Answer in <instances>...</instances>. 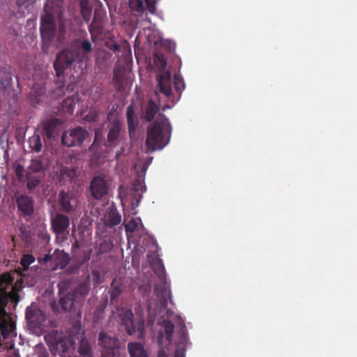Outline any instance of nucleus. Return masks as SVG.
Listing matches in <instances>:
<instances>
[{
	"instance_id": "obj_16",
	"label": "nucleus",
	"mask_w": 357,
	"mask_h": 357,
	"mask_svg": "<svg viewBox=\"0 0 357 357\" xmlns=\"http://www.w3.org/2000/svg\"><path fill=\"white\" fill-rule=\"evenodd\" d=\"M61 210L66 213L73 212L77 206L76 201L68 193L61 191L59 195Z\"/></svg>"
},
{
	"instance_id": "obj_11",
	"label": "nucleus",
	"mask_w": 357,
	"mask_h": 357,
	"mask_svg": "<svg viewBox=\"0 0 357 357\" xmlns=\"http://www.w3.org/2000/svg\"><path fill=\"white\" fill-rule=\"evenodd\" d=\"M158 89L160 93L165 95L171 102H174V94L172 91V75L169 71L163 72L157 77Z\"/></svg>"
},
{
	"instance_id": "obj_39",
	"label": "nucleus",
	"mask_w": 357,
	"mask_h": 357,
	"mask_svg": "<svg viewBox=\"0 0 357 357\" xmlns=\"http://www.w3.org/2000/svg\"><path fill=\"white\" fill-rule=\"evenodd\" d=\"M34 261L35 257L32 255L25 254L22 255L20 260V264L24 270H28L29 266Z\"/></svg>"
},
{
	"instance_id": "obj_38",
	"label": "nucleus",
	"mask_w": 357,
	"mask_h": 357,
	"mask_svg": "<svg viewBox=\"0 0 357 357\" xmlns=\"http://www.w3.org/2000/svg\"><path fill=\"white\" fill-rule=\"evenodd\" d=\"M174 86L175 91L178 94V98H180L181 92L185 88V84L183 79L178 75H175L174 77Z\"/></svg>"
},
{
	"instance_id": "obj_21",
	"label": "nucleus",
	"mask_w": 357,
	"mask_h": 357,
	"mask_svg": "<svg viewBox=\"0 0 357 357\" xmlns=\"http://www.w3.org/2000/svg\"><path fill=\"white\" fill-rule=\"evenodd\" d=\"M128 349L130 357H148L147 352L142 344L139 342H130Z\"/></svg>"
},
{
	"instance_id": "obj_18",
	"label": "nucleus",
	"mask_w": 357,
	"mask_h": 357,
	"mask_svg": "<svg viewBox=\"0 0 357 357\" xmlns=\"http://www.w3.org/2000/svg\"><path fill=\"white\" fill-rule=\"evenodd\" d=\"M89 31L93 41H96L98 36L103 33V24L100 19L95 15L91 23L89 26Z\"/></svg>"
},
{
	"instance_id": "obj_46",
	"label": "nucleus",
	"mask_w": 357,
	"mask_h": 357,
	"mask_svg": "<svg viewBox=\"0 0 357 357\" xmlns=\"http://www.w3.org/2000/svg\"><path fill=\"white\" fill-rule=\"evenodd\" d=\"M138 227V223L134 219H132L126 225V230L127 231L133 232Z\"/></svg>"
},
{
	"instance_id": "obj_2",
	"label": "nucleus",
	"mask_w": 357,
	"mask_h": 357,
	"mask_svg": "<svg viewBox=\"0 0 357 357\" xmlns=\"http://www.w3.org/2000/svg\"><path fill=\"white\" fill-rule=\"evenodd\" d=\"M172 127L169 120L163 114H159L147 128L146 145L151 151L161 150L169 142Z\"/></svg>"
},
{
	"instance_id": "obj_48",
	"label": "nucleus",
	"mask_w": 357,
	"mask_h": 357,
	"mask_svg": "<svg viewBox=\"0 0 357 357\" xmlns=\"http://www.w3.org/2000/svg\"><path fill=\"white\" fill-rule=\"evenodd\" d=\"M92 253L91 250H88L84 252L82 259L79 260L81 265L88 261L90 259L91 255Z\"/></svg>"
},
{
	"instance_id": "obj_22",
	"label": "nucleus",
	"mask_w": 357,
	"mask_h": 357,
	"mask_svg": "<svg viewBox=\"0 0 357 357\" xmlns=\"http://www.w3.org/2000/svg\"><path fill=\"white\" fill-rule=\"evenodd\" d=\"M158 111V105L153 100H150L146 105L144 119L147 122H151L153 120Z\"/></svg>"
},
{
	"instance_id": "obj_12",
	"label": "nucleus",
	"mask_w": 357,
	"mask_h": 357,
	"mask_svg": "<svg viewBox=\"0 0 357 357\" xmlns=\"http://www.w3.org/2000/svg\"><path fill=\"white\" fill-rule=\"evenodd\" d=\"M129 6L132 10L137 12H143L146 8L151 14L156 11L155 0H130Z\"/></svg>"
},
{
	"instance_id": "obj_53",
	"label": "nucleus",
	"mask_w": 357,
	"mask_h": 357,
	"mask_svg": "<svg viewBox=\"0 0 357 357\" xmlns=\"http://www.w3.org/2000/svg\"><path fill=\"white\" fill-rule=\"evenodd\" d=\"M158 357H169L168 355L165 352L164 349H160L158 352Z\"/></svg>"
},
{
	"instance_id": "obj_28",
	"label": "nucleus",
	"mask_w": 357,
	"mask_h": 357,
	"mask_svg": "<svg viewBox=\"0 0 357 357\" xmlns=\"http://www.w3.org/2000/svg\"><path fill=\"white\" fill-rule=\"evenodd\" d=\"M79 352L82 357H93L91 346L88 340L84 338L80 340Z\"/></svg>"
},
{
	"instance_id": "obj_19",
	"label": "nucleus",
	"mask_w": 357,
	"mask_h": 357,
	"mask_svg": "<svg viewBox=\"0 0 357 357\" xmlns=\"http://www.w3.org/2000/svg\"><path fill=\"white\" fill-rule=\"evenodd\" d=\"M61 124L58 119H51L43 124V130L48 139L54 138L57 135L58 126Z\"/></svg>"
},
{
	"instance_id": "obj_60",
	"label": "nucleus",
	"mask_w": 357,
	"mask_h": 357,
	"mask_svg": "<svg viewBox=\"0 0 357 357\" xmlns=\"http://www.w3.org/2000/svg\"><path fill=\"white\" fill-rule=\"evenodd\" d=\"M169 108H170V107L168 105H167L163 107V110H165L166 109H169Z\"/></svg>"
},
{
	"instance_id": "obj_34",
	"label": "nucleus",
	"mask_w": 357,
	"mask_h": 357,
	"mask_svg": "<svg viewBox=\"0 0 357 357\" xmlns=\"http://www.w3.org/2000/svg\"><path fill=\"white\" fill-rule=\"evenodd\" d=\"M154 291L157 294L158 296L160 298V303L162 305H166L167 303V290L164 285L160 286L159 284L155 285Z\"/></svg>"
},
{
	"instance_id": "obj_47",
	"label": "nucleus",
	"mask_w": 357,
	"mask_h": 357,
	"mask_svg": "<svg viewBox=\"0 0 357 357\" xmlns=\"http://www.w3.org/2000/svg\"><path fill=\"white\" fill-rule=\"evenodd\" d=\"M134 189L136 191H138V190H142V191H144L146 190V187L144 184V182L142 181L140 179H136L134 182Z\"/></svg>"
},
{
	"instance_id": "obj_59",
	"label": "nucleus",
	"mask_w": 357,
	"mask_h": 357,
	"mask_svg": "<svg viewBox=\"0 0 357 357\" xmlns=\"http://www.w3.org/2000/svg\"><path fill=\"white\" fill-rule=\"evenodd\" d=\"M59 90L62 93H64V85L60 86Z\"/></svg>"
},
{
	"instance_id": "obj_7",
	"label": "nucleus",
	"mask_w": 357,
	"mask_h": 357,
	"mask_svg": "<svg viewBox=\"0 0 357 357\" xmlns=\"http://www.w3.org/2000/svg\"><path fill=\"white\" fill-rule=\"evenodd\" d=\"M122 324L124 326L126 333L131 335L136 332L142 335L144 331V320L139 319L137 321H134V314L130 309L122 307L119 312Z\"/></svg>"
},
{
	"instance_id": "obj_58",
	"label": "nucleus",
	"mask_w": 357,
	"mask_h": 357,
	"mask_svg": "<svg viewBox=\"0 0 357 357\" xmlns=\"http://www.w3.org/2000/svg\"><path fill=\"white\" fill-rule=\"evenodd\" d=\"M121 152H120V151H117V152H116V158L117 160H119V159L120 158V157H121Z\"/></svg>"
},
{
	"instance_id": "obj_52",
	"label": "nucleus",
	"mask_w": 357,
	"mask_h": 357,
	"mask_svg": "<svg viewBox=\"0 0 357 357\" xmlns=\"http://www.w3.org/2000/svg\"><path fill=\"white\" fill-rule=\"evenodd\" d=\"M79 268V266H70L68 269H67V271L70 273H75V271H78V269Z\"/></svg>"
},
{
	"instance_id": "obj_3",
	"label": "nucleus",
	"mask_w": 357,
	"mask_h": 357,
	"mask_svg": "<svg viewBox=\"0 0 357 357\" xmlns=\"http://www.w3.org/2000/svg\"><path fill=\"white\" fill-rule=\"evenodd\" d=\"M44 338L52 353L59 354L61 357H64L75 344L73 335L55 330L49 332Z\"/></svg>"
},
{
	"instance_id": "obj_20",
	"label": "nucleus",
	"mask_w": 357,
	"mask_h": 357,
	"mask_svg": "<svg viewBox=\"0 0 357 357\" xmlns=\"http://www.w3.org/2000/svg\"><path fill=\"white\" fill-rule=\"evenodd\" d=\"M126 118L130 134L135 132L138 126V119L135 114L133 105H130L127 107Z\"/></svg>"
},
{
	"instance_id": "obj_40",
	"label": "nucleus",
	"mask_w": 357,
	"mask_h": 357,
	"mask_svg": "<svg viewBox=\"0 0 357 357\" xmlns=\"http://www.w3.org/2000/svg\"><path fill=\"white\" fill-rule=\"evenodd\" d=\"M26 186L29 190L35 189L40 183V179L36 176L26 175Z\"/></svg>"
},
{
	"instance_id": "obj_51",
	"label": "nucleus",
	"mask_w": 357,
	"mask_h": 357,
	"mask_svg": "<svg viewBox=\"0 0 357 357\" xmlns=\"http://www.w3.org/2000/svg\"><path fill=\"white\" fill-rule=\"evenodd\" d=\"M174 357H184V351L181 349H176Z\"/></svg>"
},
{
	"instance_id": "obj_32",
	"label": "nucleus",
	"mask_w": 357,
	"mask_h": 357,
	"mask_svg": "<svg viewBox=\"0 0 357 357\" xmlns=\"http://www.w3.org/2000/svg\"><path fill=\"white\" fill-rule=\"evenodd\" d=\"M29 144L32 151L39 152L42 149L43 144L39 135H33L32 137H31L29 139Z\"/></svg>"
},
{
	"instance_id": "obj_41",
	"label": "nucleus",
	"mask_w": 357,
	"mask_h": 357,
	"mask_svg": "<svg viewBox=\"0 0 357 357\" xmlns=\"http://www.w3.org/2000/svg\"><path fill=\"white\" fill-rule=\"evenodd\" d=\"M112 248L113 243L111 241L104 240L99 245L98 252L100 254L106 253L110 251Z\"/></svg>"
},
{
	"instance_id": "obj_61",
	"label": "nucleus",
	"mask_w": 357,
	"mask_h": 357,
	"mask_svg": "<svg viewBox=\"0 0 357 357\" xmlns=\"http://www.w3.org/2000/svg\"><path fill=\"white\" fill-rule=\"evenodd\" d=\"M167 315L169 314V310H167Z\"/></svg>"
},
{
	"instance_id": "obj_5",
	"label": "nucleus",
	"mask_w": 357,
	"mask_h": 357,
	"mask_svg": "<svg viewBox=\"0 0 357 357\" xmlns=\"http://www.w3.org/2000/svg\"><path fill=\"white\" fill-rule=\"evenodd\" d=\"M56 21L54 15L47 12L46 10L45 14L40 17V32L44 45L48 46L54 40L56 32Z\"/></svg>"
},
{
	"instance_id": "obj_25",
	"label": "nucleus",
	"mask_w": 357,
	"mask_h": 357,
	"mask_svg": "<svg viewBox=\"0 0 357 357\" xmlns=\"http://www.w3.org/2000/svg\"><path fill=\"white\" fill-rule=\"evenodd\" d=\"M160 325L161 326L162 328H164V332L166 336V340L168 342V344H169L172 340L174 331V324L169 320L164 319L160 322Z\"/></svg>"
},
{
	"instance_id": "obj_15",
	"label": "nucleus",
	"mask_w": 357,
	"mask_h": 357,
	"mask_svg": "<svg viewBox=\"0 0 357 357\" xmlns=\"http://www.w3.org/2000/svg\"><path fill=\"white\" fill-rule=\"evenodd\" d=\"M69 225V218L61 213H57L54 218L52 219V227L56 234H63L67 230Z\"/></svg>"
},
{
	"instance_id": "obj_17",
	"label": "nucleus",
	"mask_w": 357,
	"mask_h": 357,
	"mask_svg": "<svg viewBox=\"0 0 357 357\" xmlns=\"http://www.w3.org/2000/svg\"><path fill=\"white\" fill-rule=\"evenodd\" d=\"M19 211L25 215H30L33 213V202L31 198L26 195H20L17 199Z\"/></svg>"
},
{
	"instance_id": "obj_44",
	"label": "nucleus",
	"mask_w": 357,
	"mask_h": 357,
	"mask_svg": "<svg viewBox=\"0 0 357 357\" xmlns=\"http://www.w3.org/2000/svg\"><path fill=\"white\" fill-rule=\"evenodd\" d=\"M14 169L16 176L19 181H22L24 177V168L20 164H15L14 165Z\"/></svg>"
},
{
	"instance_id": "obj_6",
	"label": "nucleus",
	"mask_w": 357,
	"mask_h": 357,
	"mask_svg": "<svg viewBox=\"0 0 357 357\" xmlns=\"http://www.w3.org/2000/svg\"><path fill=\"white\" fill-rule=\"evenodd\" d=\"M89 133L86 128L77 126L63 132L61 137V143L67 147L81 146Z\"/></svg>"
},
{
	"instance_id": "obj_10",
	"label": "nucleus",
	"mask_w": 357,
	"mask_h": 357,
	"mask_svg": "<svg viewBox=\"0 0 357 357\" xmlns=\"http://www.w3.org/2000/svg\"><path fill=\"white\" fill-rule=\"evenodd\" d=\"M108 190L107 181L102 176H96L90 183L91 195L95 199H101L107 194Z\"/></svg>"
},
{
	"instance_id": "obj_57",
	"label": "nucleus",
	"mask_w": 357,
	"mask_h": 357,
	"mask_svg": "<svg viewBox=\"0 0 357 357\" xmlns=\"http://www.w3.org/2000/svg\"><path fill=\"white\" fill-rule=\"evenodd\" d=\"M181 330L184 331L185 330V325L183 320H181Z\"/></svg>"
},
{
	"instance_id": "obj_50",
	"label": "nucleus",
	"mask_w": 357,
	"mask_h": 357,
	"mask_svg": "<svg viewBox=\"0 0 357 357\" xmlns=\"http://www.w3.org/2000/svg\"><path fill=\"white\" fill-rule=\"evenodd\" d=\"M100 142V141L98 139V134L97 132H96L95 138H94L93 144L91 146V148H93V146H96V145H98Z\"/></svg>"
},
{
	"instance_id": "obj_37",
	"label": "nucleus",
	"mask_w": 357,
	"mask_h": 357,
	"mask_svg": "<svg viewBox=\"0 0 357 357\" xmlns=\"http://www.w3.org/2000/svg\"><path fill=\"white\" fill-rule=\"evenodd\" d=\"M71 280L69 279H65L60 281L57 284L59 296L67 294V293L66 292L69 289V288L71 286Z\"/></svg>"
},
{
	"instance_id": "obj_4",
	"label": "nucleus",
	"mask_w": 357,
	"mask_h": 357,
	"mask_svg": "<svg viewBox=\"0 0 357 357\" xmlns=\"http://www.w3.org/2000/svg\"><path fill=\"white\" fill-rule=\"evenodd\" d=\"M26 319L29 329L37 336L45 331L46 316L44 312L36 305H31L26 309Z\"/></svg>"
},
{
	"instance_id": "obj_1",
	"label": "nucleus",
	"mask_w": 357,
	"mask_h": 357,
	"mask_svg": "<svg viewBox=\"0 0 357 357\" xmlns=\"http://www.w3.org/2000/svg\"><path fill=\"white\" fill-rule=\"evenodd\" d=\"M14 278L9 273H3L0 278V331L3 338H8L15 333V324L6 311L9 300L17 302L19 296L13 292Z\"/></svg>"
},
{
	"instance_id": "obj_14",
	"label": "nucleus",
	"mask_w": 357,
	"mask_h": 357,
	"mask_svg": "<svg viewBox=\"0 0 357 357\" xmlns=\"http://www.w3.org/2000/svg\"><path fill=\"white\" fill-rule=\"evenodd\" d=\"M70 261V257L63 250L56 249L53 252V266L50 270L54 271L58 268L63 269Z\"/></svg>"
},
{
	"instance_id": "obj_26",
	"label": "nucleus",
	"mask_w": 357,
	"mask_h": 357,
	"mask_svg": "<svg viewBox=\"0 0 357 357\" xmlns=\"http://www.w3.org/2000/svg\"><path fill=\"white\" fill-rule=\"evenodd\" d=\"M113 82L115 87L118 90H121L124 87L125 75L120 69H114Z\"/></svg>"
},
{
	"instance_id": "obj_27",
	"label": "nucleus",
	"mask_w": 357,
	"mask_h": 357,
	"mask_svg": "<svg viewBox=\"0 0 357 357\" xmlns=\"http://www.w3.org/2000/svg\"><path fill=\"white\" fill-rule=\"evenodd\" d=\"M80 9L84 22L89 23L91 17L92 7L89 5L87 0L81 1Z\"/></svg>"
},
{
	"instance_id": "obj_13",
	"label": "nucleus",
	"mask_w": 357,
	"mask_h": 357,
	"mask_svg": "<svg viewBox=\"0 0 357 357\" xmlns=\"http://www.w3.org/2000/svg\"><path fill=\"white\" fill-rule=\"evenodd\" d=\"M121 130V123L119 121H113L107 133V141L105 143L107 147L112 148L117 145Z\"/></svg>"
},
{
	"instance_id": "obj_36",
	"label": "nucleus",
	"mask_w": 357,
	"mask_h": 357,
	"mask_svg": "<svg viewBox=\"0 0 357 357\" xmlns=\"http://www.w3.org/2000/svg\"><path fill=\"white\" fill-rule=\"evenodd\" d=\"M45 165L40 158L32 159L29 169L33 172H40L45 169Z\"/></svg>"
},
{
	"instance_id": "obj_29",
	"label": "nucleus",
	"mask_w": 357,
	"mask_h": 357,
	"mask_svg": "<svg viewBox=\"0 0 357 357\" xmlns=\"http://www.w3.org/2000/svg\"><path fill=\"white\" fill-rule=\"evenodd\" d=\"M79 49L82 52V59H87L88 54L91 53L93 51V47L91 43L86 39L82 40H79Z\"/></svg>"
},
{
	"instance_id": "obj_35",
	"label": "nucleus",
	"mask_w": 357,
	"mask_h": 357,
	"mask_svg": "<svg viewBox=\"0 0 357 357\" xmlns=\"http://www.w3.org/2000/svg\"><path fill=\"white\" fill-rule=\"evenodd\" d=\"M75 101L74 97H68L62 102V108L68 113L73 114Z\"/></svg>"
},
{
	"instance_id": "obj_23",
	"label": "nucleus",
	"mask_w": 357,
	"mask_h": 357,
	"mask_svg": "<svg viewBox=\"0 0 357 357\" xmlns=\"http://www.w3.org/2000/svg\"><path fill=\"white\" fill-rule=\"evenodd\" d=\"M59 305L63 311L70 310L73 306L74 302L77 300L70 292H68L67 294L59 296Z\"/></svg>"
},
{
	"instance_id": "obj_33",
	"label": "nucleus",
	"mask_w": 357,
	"mask_h": 357,
	"mask_svg": "<svg viewBox=\"0 0 357 357\" xmlns=\"http://www.w3.org/2000/svg\"><path fill=\"white\" fill-rule=\"evenodd\" d=\"M59 39L60 41L65 39L67 30L70 29V23L63 20L61 17L59 18Z\"/></svg>"
},
{
	"instance_id": "obj_49",
	"label": "nucleus",
	"mask_w": 357,
	"mask_h": 357,
	"mask_svg": "<svg viewBox=\"0 0 357 357\" xmlns=\"http://www.w3.org/2000/svg\"><path fill=\"white\" fill-rule=\"evenodd\" d=\"M157 273L158 274L159 277L161 278V280L163 282H165V267L162 264H160L156 271Z\"/></svg>"
},
{
	"instance_id": "obj_42",
	"label": "nucleus",
	"mask_w": 357,
	"mask_h": 357,
	"mask_svg": "<svg viewBox=\"0 0 357 357\" xmlns=\"http://www.w3.org/2000/svg\"><path fill=\"white\" fill-rule=\"evenodd\" d=\"M38 262L41 265H48L50 268L53 266V253L45 254L42 257L38 258Z\"/></svg>"
},
{
	"instance_id": "obj_8",
	"label": "nucleus",
	"mask_w": 357,
	"mask_h": 357,
	"mask_svg": "<svg viewBox=\"0 0 357 357\" xmlns=\"http://www.w3.org/2000/svg\"><path fill=\"white\" fill-rule=\"evenodd\" d=\"M98 344L102 349V357L119 356V341L116 337L100 332L98 335Z\"/></svg>"
},
{
	"instance_id": "obj_55",
	"label": "nucleus",
	"mask_w": 357,
	"mask_h": 357,
	"mask_svg": "<svg viewBox=\"0 0 357 357\" xmlns=\"http://www.w3.org/2000/svg\"><path fill=\"white\" fill-rule=\"evenodd\" d=\"M8 357H20V356L17 352L15 351L10 355H9Z\"/></svg>"
},
{
	"instance_id": "obj_43",
	"label": "nucleus",
	"mask_w": 357,
	"mask_h": 357,
	"mask_svg": "<svg viewBox=\"0 0 357 357\" xmlns=\"http://www.w3.org/2000/svg\"><path fill=\"white\" fill-rule=\"evenodd\" d=\"M121 222V216L119 214L111 213L109 216L107 225L110 227L116 226Z\"/></svg>"
},
{
	"instance_id": "obj_9",
	"label": "nucleus",
	"mask_w": 357,
	"mask_h": 357,
	"mask_svg": "<svg viewBox=\"0 0 357 357\" xmlns=\"http://www.w3.org/2000/svg\"><path fill=\"white\" fill-rule=\"evenodd\" d=\"M77 56V52L70 50H63L59 52L54 62V68L58 77L72 66Z\"/></svg>"
},
{
	"instance_id": "obj_45",
	"label": "nucleus",
	"mask_w": 357,
	"mask_h": 357,
	"mask_svg": "<svg viewBox=\"0 0 357 357\" xmlns=\"http://www.w3.org/2000/svg\"><path fill=\"white\" fill-rule=\"evenodd\" d=\"M154 58L156 62L158 63L159 66L164 68L167 65V61L165 56L163 54H155Z\"/></svg>"
},
{
	"instance_id": "obj_54",
	"label": "nucleus",
	"mask_w": 357,
	"mask_h": 357,
	"mask_svg": "<svg viewBox=\"0 0 357 357\" xmlns=\"http://www.w3.org/2000/svg\"><path fill=\"white\" fill-rule=\"evenodd\" d=\"M163 338L162 333H160L158 337V343L161 346L162 345V340Z\"/></svg>"
},
{
	"instance_id": "obj_30",
	"label": "nucleus",
	"mask_w": 357,
	"mask_h": 357,
	"mask_svg": "<svg viewBox=\"0 0 357 357\" xmlns=\"http://www.w3.org/2000/svg\"><path fill=\"white\" fill-rule=\"evenodd\" d=\"M122 292V284L121 283H116V280H114L111 284V289L109 290L111 301L116 300Z\"/></svg>"
},
{
	"instance_id": "obj_56",
	"label": "nucleus",
	"mask_w": 357,
	"mask_h": 357,
	"mask_svg": "<svg viewBox=\"0 0 357 357\" xmlns=\"http://www.w3.org/2000/svg\"><path fill=\"white\" fill-rule=\"evenodd\" d=\"M119 45H117V44H114V45H113V48H112V50H113L114 51H117V50H119Z\"/></svg>"
},
{
	"instance_id": "obj_31",
	"label": "nucleus",
	"mask_w": 357,
	"mask_h": 357,
	"mask_svg": "<svg viewBox=\"0 0 357 357\" xmlns=\"http://www.w3.org/2000/svg\"><path fill=\"white\" fill-rule=\"evenodd\" d=\"M45 89L43 84H36L31 89V96L35 97L34 102L38 104L40 98L45 93Z\"/></svg>"
},
{
	"instance_id": "obj_62",
	"label": "nucleus",
	"mask_w": 357,
	"mask_h": 357,
	"mask_svg": "<svg viewBox=\"0 0 357 357\" xmlns=\"http://www.w3.org/2000/svg\"><path fill=\"white\" fill-rule=\"evenodd\" d=\"M177 102V100H175V98H174V102Z\"/></svg>"
},
{
	"instance_id": "obj_24",
	"label": "nucleus",
	"mask_w": 357,
	"mask_h": 357,
	"mask_svg": "<svg viewBox=\"0 0 357 357\" xmlns=\"http://www.w3.org/2000/svg\"><path fill=\"white\" fill-rule=\"evenodd\" d=\"M90 289L89 282L84 281L75 287L72 294L75 295L77 300H83L89 294Z\"/></svg>"
}]
</instances>
